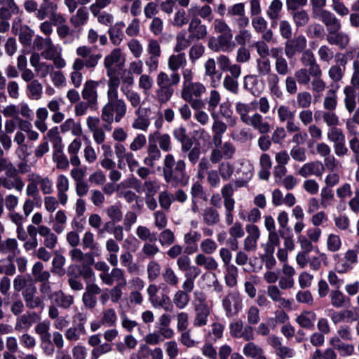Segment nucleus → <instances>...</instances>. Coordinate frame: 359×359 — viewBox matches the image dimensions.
Listing matches in <instances>:
<instances>
[{"label":"nucleus","instance_id":"9b49d317","mask_svg":"<svg viewBox=\"0 0 359 359\" xmlns=\"http://www.w3.org/2000/svg\"><path fill=\"white\" fill-rule=\"evenodd\" d=\"M98 86L99 83L97 81L88 80L84 83L81 90L83 100L90 104L92 109H96L98 105Z\"/></svg>","mask_w":359,"mask_h":359},{"label":"nucleus","instance_id":"7ed1b4c3","mask_svg":"<svg viewBox=\"0 0 359 359\" xmlns=\"http://www.w3.org/2000/svg\"><path fill=\"white\" fill-rule=\"evenodd\" d=\"M107 102L101 109V120L104 122L103 128L107 131L111 130V125L119 123L126 115L128 105L119 95L107 96Z\"/></svg>","mask_w":359,"mask_h":359},{"label":"nucleus","instance_id":"7c9ffc66","mask_svg":"<svg viewBox=\"0 0 359 359\" xmlns=\"http://www.w3.org/2000/svg\"><path fill=\"white\" fill-rule=\"evenodd\" d=\"M121 90L129 102L130 107L135 109V114H139L141 113L142 98L140 93L124 86H121Z\"/></svg>","mask_w":359,"mask_h":359},{"label":"nucleus","instance_id":"39448f33","mask_svg":"<svg viewBox=\"0 0 359 359\" xmlns=\"http://www.w3.org/2000/svg\"><path fill=\"white\" fill-rule=\"evenodd\" d=\"M192 305L194 311L193 325L195 327L207 325L211 313V307L208 304L205 294L201 290L194 291Z\"/></svg>","mask_w":359,"mask_h":359},{"label":"nucleus","instance_id":"cd10ccee","mask_svg":"<svg viewBox=\"0 0 359 359\" xmlns=\"http://www.w3.org/2000/svg\"><path fill=\"white\" fill-rule=\"evenodd\" d=\"M0 253L8 255L9 262L13 261L14 257L20 253L17 240L8 238L3 241L0 245Z\"/></svg>","mask_w":359,"mask_h":359},{"label":"nucleus","instance_id":"473e14b6","mask_svg":"<svg viewBox=\"0 0 359 359\" xmlns=\"http://www.w3.org/2000/svg\"><path fill=\"white\" fill-rule=\"evenodd\" d=\"M187 60L184 53H177V54L171 55L168 60V67L172 72H177V70L181 69L182 72L183 69H191V68L186 67Z\"/></svg>","mask_w":359,"mask_h":359},{"label":"nucleus","instance_id":"ea45409f","mask_svg":"<svg viewBox=\"0 0 359 359\" xmlns=\"http://www.w3.org/2000/svg\"><path fill=\"white\" fill-rule=\"evenodd\" d=\"M300 61L305 67H306L311 70V73H316V71L321 69L320 65L317 63L313 53L309 49L302 52Z\"/></svg>","mask_w":359,"mask_h":359},{"label":"nucleus","instance_id":"338daca9","mask_svg":"<svg viewBox=\"0 0 359 359\" xmlns=\"http://www.w3.org/2000/svg\"><path fill=\"white\" fill-rule=\"evenodd\" d=\"M190 15L193 16V14H189V12L187 13L184 9L177 10L174 14L172 25L177 27H182L189 22Z\"/></svg>","mask_w":359,"mask_h":359},{"label":"nucleus","instance_id":"a878e982","mask_svg":"<svg viewBox=\"0 0 359 359\" xmlns=\"http://www.w3.org/2000/svg\"><path fill=\"white\" fill-rule=\"evenodd\" d=\"M57 197L60 203L65 206L68 201L67 192L69 189V181L64 175H60L56 179Z\"/></svg>","mask_w":359,"mask_h":359},{"label":"nucleus","instance_id":"49530a36","mask_svg":"<svg viewBox=\"0 0 359 359\" xmlns=\"http://www.w3.org/2000/svg\"><path fill=\"white\" fill-rule=\"evenodd\" d=\"M20 8L14 0H6L0 8V19L10 20L13 15L19 13Z\"/></svg>","mask_w":359,"mask_h":359},{"label":"nucleus","instance_id":"37998d69","mask_svg":"<svg viewBox=\"0 0 359 359\" xmlns=\"http://www.w3.org/2000/svg\"><path fill=\"white\" fill-rule=\"evenodd\" d=\"M316 120L320 117L325 124L330 128L336 127L339 124V118L334 111H317L314 114Z\"/></svg>","mask_w":359,"mask_h":359},{"label":"nucleus","instance_id":"f257e3e1","mask_svg":"<svg viewBox=\"0 0 359 359\" xmlns=\"http://www.w3.org/2000/svg\"><path fill=\"white\" fill-rule=\"evenodd\" d=\"M76 53L79 57H76L72 64L70 81L74 88H79L81 86L83 79L81 70L83 68L94 69L102 58V55L92 53L91 48L87 46H79Z\"/></svg>","mask_w":359,"mask_h":359},{"label":"nucleus","instance_id":"dca6fc26","mask_svg":"<svg viewBox=\"0 0 359 359\" xmlns=\"http://www.w3.org/2000/svg\"><path fill=\"white\" fill-rule=\"evenodd\" d=\"M124 61L125 58L120 48L112 50L104 59V67L107 70V74H110L111 72H116V67H121Z\"/></svg>","mask_w":359,"mask_h":359},{"label":"nucleus","instance_id":"864d4df0","mask_svg":"<svg viewBox=\"0 0 359 359\" xmlns=\"http://www.w3.org/2000/svg\"><path fill=\"white\" fill-rule=\"evenodd\" d=\"M43 264L41 262H36L32 266V273L36 282L48 280L50 274L48 271H43Z\"/></svg>","mask_w":359,"mask_h":359},{"label":"nucleus","instance_id":"58836bf2","mask_svg":"<svg viewBox=\"0 0 359 359\" xmlns=\"http://www.w3.org/2000/svg\"><path fill=\"white\" fill-rule=\"evenodd\" d=\"M35 176V172H31L27 175V180L28 182L25 193L27 196L29 198H32L35 200L40 201V194H39V188L37 182L36 177Z\"/></svg>","mask_w":359,"mask_h":359},{"label":"nucleus","instance_id":"2eb2a0df","mask_svg":"<svg viewBox=\"0 0 359 359\" xmlns=\"http://www.w3.org/2000/svg\"><path fill=\"white\" fill-rule=\"evenodd\" d=\"M252 26L254 30L258 33L262 34V39L268 43L274 42L273 32L271 29H268V22L264 17L259 15L252 18Z\"/></svg>","mask_w":359,"mask_h":359},{"label":"nucleus","instance_id":"a211bd4d","mask_svg":"<svg viewBox=\"0 0 359 359\" xmlns=\"http://www.w3.org/2000/svg\"><path fill=\"white\" fill-rule=\"evenodd\" d=\"M40 318V316L36 312H27L20 315L16 318L15 330L17 332L27 331Z\"/></svg>","mask_w":359,"mask_h":359},{"label":"nucleus","instance_id":"412c9836","mask_svg":"<svg viewBox=\"0 0 359 359\" xmlns=\"http://www.w3.org/2000/svg\"><path fill=\"white\" fill-rule=\"evenodd\" d=\"M217 43L215 45L211 41L209 43V48L214 51H230L232 50L236 46L234 42L233 41L232 32L219 34L217 36Z\"/></svg>","mask_w":359,"mask_h":359},{"label":"nucleus","instance_id":"e433bc0d","mask_svg":"<svg viewBox=\"0 0 359 359\" xmlns=\"http://www.w3.org/2000/svg\"><path fill=\"white\" fill-rule=\"evenodd\" d=\"M124 27L125 23L123 21L117 22L109 27L108 34L111 42L114 46H118L122 42L124 37L123 32Z\"/></svg>","mask_w":359,"mask_h":359},{"label":"nucleus","instance_id":"680f3d73","mask_svg":"<svg viewBox=\"0 0 359 359\" xmlns=\"http://www.w3.org/2000/svg\"><path fill=\"white\" fill-rule=\"evenodd\" d=\"M191 38L187 36L184 32H181L176 36V43L173 48L175 53H182L184 50L187 49L191 45Z\"/></svg>","mask_w":359,"mask_h":359},{"label":"nucleus","instance_id":"0e129e2a","mask_svg":"<svg viewBox=\"0 0 359 359\" xmlns=\"http://www.w3.org/2000/svg\"><path fill=\"white\" fill-rule=\"evenodd\" d=\"M34 177H36L39 190H41L44 195H49L53 193V182L48 177H42L36 172Z\"/></svg>","mask_w":359,"mask_h":359},{"label":"nucleus","instance_id":"3c124183","mask_svg":"<svg viewBox=\"0 0 359 359\" xmlns=\"http://www.w3.org/2000/svg\"><path fill=\"white\" fill-rule=\"evenodd\" d=\"M316 314L313 311H305L296 318L297 323L303 328L311 329L314 327Z\"/></svg>","mask_w":359,"mask_h":359},{"label":"nucleus","instance_id":"6ab92c4d","mask_svg":"<svg viewBox=\"0 0 359 359\" xmlns=\"http://www.w3.org/2000/svg\"><path fill=\"white\" fill-rule=\"evenodd\" d=\"M3 188L8 191L14 189L18 192H21L25 185L22 177L18 175L17 170L7 174L5 177L3 176Z\"/></svg>","mask_w":359,"mask_h":359},{"label":"nucleus","instance_id":"4468645a","mask_svg":"<svg viewBox=\"0 0 359 359\" xmlns=\"http://www.w3.org/2000/svg\"><path fill=\"white\" fill-rule=\"evenodd\" d=\"M334 29L326 35V41L331 46H336L340 50L346 49L350 43L351 37L348 34Z\"/></svg>","mask_w":359,"mask_h":359},{"label":"nucleus","instance_id":"603ef678","mask_svg":"<svg viewBox=\"0 0 359 359\" xmlns=\"http://www.w3.org/2000/svg\"><path fill=\"white\" fill-rule=\"evenodd\" d=\"M89 13L86 7L79 8L76 14L70 18V22L74 27H81L86 23Z\"/></svg>","mask_w":359,"mask_h":359},{"label":"nucleus","instance_id":"774afa93","mask_svg":"<svg viewBox=\"0 0 359 359\" xmlns=\"http://www.w3.org/2000/svg\"><path fill=\"white\" fill-rule=\"evenodd\" d=\"M102 316L100 320L102 325L106 327H113L116 325L117 315L112 308L106 309L102 311Z\"/></svg>","mask_w":359,"mask_h":359},{"label":"nucleus","instance_id":"ddd939ff","mask_svg":"<svg viewBox=\"0 0 359 359\" xmlns=\"http://www.w3.org/2000/svg\"><path fill=\"white\" fill-rule=\"evenodd\" d=\"M99 277L104 285L109 286L113 285L115 283L121 286L127 285L124 271L118 267L113 268L106 273H100Z\"/></svg>","mask_w":359,"mask_h":359},{"label":"nucleus","instance_id":"bf43d9fd","mask_svg":"<svg viewBox=\"0 0 359 359\" xmlns=\"http://www.w3.org/2000/svg\"><path fill=\"white\" fill-rule=\"evenodd\" d=\"M224 280L227 286L233 287L237 285L238 276V269L236 266H229L225 267Z\"/></svg>","mask_w":359,"mask_h":359},{"label":"nucleus","instance_id":"c9c22d12","mask_svg":"<svg viewBox=\"0 0 359 359\" xmlns=\"http://www.w3.org/2000/svg\"><path fill=\"white\" fill-rule=\"evenodd\" d=\"M50 300L57 306L68 309L74 303V297L72 295L65 294L62 290L53 292L50 295Z\"/></svg>","mask_w":359,"mask_h":359},{"label":"nucleus","instance_id":"a19ab883","mask_svg":"<svg viewBox=\"0 0 359 359\" xmlns=\"http://www.w3.org/2000/svg\"><path fill=\"white\" fill-rule=\"evenodd\" d=\"M203 222L208 226H214L220 222V215L213 207H206L201 213Z\"/></svg>","mask_w":359,"mask_h":359},{"label":"nucleus","instance_id":"c03bdc74","mask_svg":"<svg viewBox=\"0 0 359 359\" xmlns=\"http://www.w3.org/2000/svg\"><path fill=\"white\" fill-rule=\"evenodd\" d=\"M86 334V327L83 323H79L76 325L69 327L65 332L66 339L69 341H79L81 336Z\"/></svg>","mask_w":359,"mask_h":359},{"label":"nucleus","instance_id":"0eeeda50","mask_svg":"<svg viewBox=\"0 0 359 359\" xmlns=\"http://www.w3.org/2000/svg\"><path fill=\"white\" fill-rule=\"evenodd\" d=\"M235 188L233 183L225 184L221 189V194L224 198V206L225 208V222L227 225H231L233 222V212L235 207V201L233 195Z\"/></svg>","mask_w":359,"mask_h":359},{"label":"nucleus","instance_id":"b1692460","mask_svg":"<svg viewBox=\"0 0 359 359\" xmlns=\"http://www.w3.org/2000/svg\"><path fill=\"white\" fill-rule=\"evenodd\" d=\"M325 170V167L320 161H312L304 164L297 173L302 177L307 178L311 175L320 177Z\"/></svg>","mask_w":359,"mask_h":359},{"label":"nucleus","instance_id":"4d7b16f0","mask_svg":"<svg viewBox=\"0 0 359 359\" xmlns=\"http://www.w3.org/2000/svg\"><path fill=\"white\" fill-rule=\"evenodd\" d=\"M333 259L335 262L334 270L338 273L345 274L353 269L349 263H348V262L346 261V258L344 256H343V257H341L339 254H334L333 255Z\"/></svg>","mask_w":359,"mask_h":359},{"label":"nucleus","instance_id":"f3484780","mask_svg":"<svg viewBox=\"0 0 359 359\" xmlns=\"http://www.w3.org/2000/svg\"><path fill=\"white\" fill-rule=\"evenodd\" d=\"M188 32L189 38L196 41L203 40L208 35L206 25L203 24L201 20L196 15H194L189 22Z\"/></svg>","mask_w":359,"mask_h":359},{"label":"nucleus","instance_id":"bb28decb","mask_svg":"<svg viewBox=\"0 0 359 359\" xmlns=\"http://www.w3.org/2000/svg\"><path fill=\"white\" fill-rule=\"evenodd\" d=\"M81 245L83 250H89L93 256L98 257L101 255L102 249L100 245L95 241V236L90 231L84 233Z\"/></svg>","mask_w":359,"mask_h":359},{"label":"nucleus","instance_id":"72a5a7b5","mask_svg":"<svg viewBox=\"0 0 359 359\" xmlns=\"http://www.w3.org/2000/svg\"><path fill=\"white\" fill-rule=\"evenodd\" d=\"M202 253H198L195 256L194 262L198 266H203L208 271H215L217 270L219 264L215 257L208 256Z\"/></svg>","mask_w":359,"mask_h":359},{"label":"nucleus","instance_id":"8fccbe9b","mask_svg":"<svg viewBox=\"0 0 359 359\" xmlns=\"http://www.w3.org/2000/svg\"><path fill=\"white\" fill-rule=\"evenodd\" d=\"M266 82L271 95L279 98L282 96L283 92L279 86L280 78L276 73H270L267 75Z\"/></svg>","mask_w":359,"mask_h":359},{"label":"nucleus","instance_id":"5701e85b","mask_svg":"<svg viewBox=\"0 0 359 359\" xmlns=\"http://www.w3.org/2000/svg\"><path fill=\"white\" fill-rule=\"evenodd\" d=\"M156 136H149L148 146L147 148V156L144 158V163L149 167H154L155 162L161 157V153L155 143Z\"/></svg>","mask_w":359,"mask_h":359},{"label":"nucleus","instance_id":"c756f323","mask_svg":"<svg viewBox=\"0 0 359 359\" xmlns=\"http://www.w3.org/2000/svg\"><path fill=\"white\" fill-rule=\"evenodd\" d=\"M201 239V234L200 232L194 230H191L186 233L184 236V243L186 245L185 252L191 255L198 252L197 243Z\"/></svg>","mask_w":359,"mask_h":359},{"label":"nucleus","instance_id":"69168bd1","mask_svg":"<svg viewBox=\"0 0 359 359\" xmlns=\"http://www.w3.org/2000/svg\"><path fill=\"white\" fill-rule=\"evenodd\" d=\"M135 233L137 238L144 243L148 241L155 242L156 241V233H152L151 230L145 226H138L136 229Z\"/></svg>","mask_w":359,"mask_h":359},{"label":"nucleus","instance_id":"5fc2aeb1","mask_svg":"<svg viewBox=\"0 0 359 359\" xmlns=\"http://www.w3.org/2000/svg\"><path fill=\"white\" fill-rule=\"evenodd\" d=\"M109 78L107 81V96L119 95L118 88L120 86V79L116 75V72H111L110 74H107Z\"/></svg>","mask_w":359,"mask_h":359},{"label":"nucleus","instance_id":"6e6d98bb","mask_svg":"<svg viewBox=\"0 0 359 359\" xmlns=\"http://www.w3.org/2000/svg\"><path fill=\"white\" fill-rule=\"evenodd\" d=\"M291 16L296 27L297 28L306 26L310 20L308 12L304 9H300L291 13Z\"/></svg>","mask_w":359,"mask_h":359},{"label":"nucleus","instance_id":"f03ea898","mask_svg":"<svg viewBox=\"0 0 359 359\" xmlns=\"http://www.w3.org/2000/svg\"><path fill=\"white\" fill-rule=\"evenodd\" d=\"M186 168L184 160L176 161L171 154L165 155L162 170L164 181L174 188L187 185L189 176L186 172Z\"/></svg>","mask_w":359,"mask_h":359},{"label":"nucleus","instance_id":"aec40b11","mask_svg":"<svg viewBox=\"0 0 359 359\" xmlns=\"http://www.w3.org/2000/svg\"><path fill=\"white\" fill-rule=\"evenodd\" d=\"M313 18L319 19L325 25L327 32L334 29L341 28L340 20L328 10L319 11L318 13L313 15Z\"/></svg>","mask_w":359,"mask_h":359},{"label":"nucleus","instance_id":"e2e57ef3","mask_svg":"<svg viewBox=\"0 0 359 359\" xmlns=\"http://www.w3.org/2000/svg\"><path fill=\"white\" fill-rule=\"evenodd\" d=\"M313 78L311 81V89L313 92L320 93L326 88L325 82L321 79L323 72L321 69L316 71V73H311Z\"/></svg>","mask_w":359,"mask_h":359},{"label":"nucleus","instance_id":"79ce46f5","mask_svg":"<svg viewBox=\"0 0 359 359\" xmlns=\"http://www.w3.org/2000/svg\"><path fill=\"white\" fill-rule=\"evenodd\" d=\"M50 328V322L48 320L40 321L36 325L34 332L39 337L40 342H50L51 339Z\"/></svg>","mask_w":359,"mask_h":359},{"label":"nucleus","instance_id":"09e8293b","mask_svg":"<svg viewBox=\"0 0 359 359\" xmlns=\"http://www.w3.org/2000/svg\"><path fill=\"white\" fill-rule=\"evenodd\" d=\"M26 93L31 100H39L42 97L43 86L39 80L35 79L27 84Z\"/></svg>","mask_w":359,"mask_h":359},{"label":"nucleus","instance_id":"f8f14e48","mask_svg":"<svg viewBox=\"0 0 359 359\" xmlns=\"http://www.w3.org/2000/svg\"><path fill=\"white\" fill-rule=\"evenodd\" d=\"M307 40L304 35H298L292 39H288L285 45V54L288 59L293 58L296 53L306 50Z\"/></svg>","mask_w":359,"mask_h":359},{"label":"nucleus","instance_id":"052dcab7","mask_svg":"<svg viewBox=\"0 0 359 359\" xmlns=\"http://www.w3.org/2000/svg\"><path fill=\"white\" fill-rule=\"evenodd\" d=\"M194 12L204 20L211 21L212 19V10L209 5H203L201 7L198 6H194L189 9V14H193V16L195 15Z\"/></svg>","mask_w":359,"mask_h":359},{"label":"nucleus","instance_id":"2f4dec72","mask_svg":"<svg viewBox=\"0 0 359 359\" xmlns=\"http://www.w3.org/2000/svg\"><path fill=\"white\" fill-rule=\"evenodd\" d=\"M330 302L335 309L344 308L351 303V299L339 288L333 289L330 292Z\"/></svg>","mask_w":359,"mask_h":359},{"label":"nucleus","instance_id":"c85d7f7f","mask_svg":"<svg viewBox=\"0 0 359 359\" xmlns=\"http://www.w3.org/2000/svg\"><path fill=\"white\" fill-rule=\"evenodd\" d=\"M245 124L258 130L261 134H266L271 129V125L264 121V118L260 114L257 112L250 116Z\"/></svg>","mask_w":359,"mask_h":359},{"label":"nucleus","instance_id":"9d476101","mask_svg":"<svg viewBox=\"0 0 359 359\" xmlns=\"http://www.w3.org/2000/svg\"><path fill=\"white\" fill-rule=\"evenodd\" d=\"M230 335L236 339H243L247 341L254 339V329L250 325L243 326L241 320H233L229 324Z\"/></svg>","mask_w":359,"mask_h":359},{"label":"nucleus","instance_id":"13d9d810","mask_svg":"<svg viewBox=\"0 0 359 359\" xmlns=\"http://www.w3.org/2000/svg\"><path fill=\"white\" fill-rule=\"evenodd\" d=\"M283 2L280 0H273L269 4L266 14L269 19H276L281 18L283 10Z\"/></svg>","mask_w":359,"mask_h":359},{"label":"nucleus","instance_id":"4be33fe9","mask_svg":"<svg viewBox=\"0 0 359 359\" xmlns=\"http://www.w3.org/2000/svg\"><path fill=\"white\" fill-rule=\"evenodd\" d=\"M266 294L273 302L278 303L277 306L278 309L291 310L292 300L282 297L281 292L278 286L274 285L268 286L266 288Z\"/></svg>","mask_w":359,"mask_h":359},{"label":"nucleus","instance_id":"1a4fd4ad","mask_svg":"<svg viewBox=\"0 0 359 359\" xmlns=\"http://www.w3.org/2000/svg\"><path fill=\"white\" fill-rule=\"evenodd\" d=\"M222 307L227 317L236 315L242 308V299L237 292L228 293L222 299Z\"/></svg>","mask_w":359,"mask_h":359},{"label":"nucleus","instance_id":"423d86ee","mask_svg":"<svg viewBox=\"0 0 359 359\" xmlns=\"http://www.w3.org/2000/svg\"><path fill=\"white\" fill-rule=\"evenodd\" d=\"M194 76L192 69H183L181 97L184 101H191L193 97L201 98L206 92L205 85L199 81H193Z\"/></svg>","mask_w":359,"mask_h":359},{"label":"nucleus","instance_id":"a18cd8bd","mask_svg":"<svg viewBox=\"0 0 359 359\" xmlns=\"http://www.w3.org/2000/svg\"><path fill=\"white\" fill-rule=\"evenodd\" d=\"M53 161L58 169L67 170L69 168V162L62 152V145L53 146Z\"/></svg>","mask_w":359,"mask_h":359},{"label":"nucleus","instance_id":"f704fd0d","mask_svg":"<svg viewBox=\"0 0 359 359\" xmlns=\"http://www.w3.org/2000/svg\"><path fill=\"white\" fill-rule=\"evenodd\" d=\"M205 76H208L211 79V86L214 88L217 87L222 77V74L218 73L216 70V62L213 58H209L204 64Z\"/></svg>","mask_w":359,"mask_h":359},{"label":"nucleus","instance_id":"20e7f679","mask_svg":"<svg viewBox=\"0 0 359 359\" xmlns=\"http://www.w3.org/2000/svg\"><path fill=\"white\" fill-rule=\"evenodd\" d=\"M178 72H172L170 75L165 72H160L156 76L157 89L156 97L160 104L167 103L174 93V86L180 82Z\"/></svg>","mask_w":359,"mask_h":359},{"label":"nucleus","instance_id":"4c0bfd02","mask_svg":"<svg viewBox=\"0 0 359 359\" xmlns=\"http://www.w3.org/2000/svg\"><path fill=\"white\" fill-rule=\"evenodd\" d=\"M329 342L334 349L339 351V353L341 357L350 356L354 353V346L353 344L341 342L338 337H332Z\"/></svg>","mask_w":359,"mask_h":359},{"label":"nucleus","instance_id":"6e6552de","mask_svg":"<svg viewBox=\"0 0 359 359\" xmlns=\"http://www.w3.org/2000/svg\"><path fill=\"white\" fill-rule=\"evenodd\" d=\"M22 296L25 304L28 309H43L45 303L43 298L38 295V291L36 286L29 285L22 292Z\"/></svg>","mask_w":359,"mask_h":359},{"label":"nucleus","instance_id":"393cba45","mask_svg":"<svg viewBox=\"0 0 359 359\" xmlns=\"http://www.w3.org/2000/svg\"><path fill=\"white\" fill-rule=\"evenodd\" d=\"M336 64L332 65L328 70L329 78L334 82L338 83L344 76L346 72V61L343 55L341 58L336 57Z\"/></svg>","mask_w":359,"mask_h":359},{"label":"nucleus","instance_id":"de8ad7c7","mask_svg":"<svg viewBox=\"0 0 359 359\" xmlns=\"http://www.w3.org/2000/svg\"><path fill=\"white\" fill-rule=\"evenodd\" d=\"M343 92L344 94V102L346 109L349 113H352L356 107L355 88L351 86H346L344 87Z\"/></svg>","mask_w":359,"mask_h":359}]
</instances>
